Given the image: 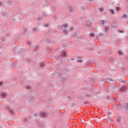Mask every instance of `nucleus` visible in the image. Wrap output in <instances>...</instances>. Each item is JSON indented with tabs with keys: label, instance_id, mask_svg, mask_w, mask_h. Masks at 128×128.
I'll return each instance as SVG.
<instances>
[{
	"label": "nucleus",
	"instance_id": "f03ea898",
	"mask_svg": "<svg viewBox=\"0 0 128 128\" xmlns=\"http://www.w3.org/2000/svg\"><path fill=\"white\" fill-rule=\"evenodd\" d=\"M128 90V86L126 85H124L122 86L120 89V92H126Z\"/></svg>",
	"mask_w": 128,
	"mask_h": 128
},
{
	"label": "nucleus",
	"instance_id": "e2e57ef3",
	"mask_svg": "<svg viewBox=\"0 0 128 128\" xmlns=\"http://www.w3.org/2000/svg\"><path fill=\"white\" fill-rule=\"evenodd\" d=\"M34 116H36V114H34Z\"/></svg>",
	"mask_w": 128,
	"mask_h": 128
},
{
	"label": "nucleus",
	"instance_id": "c756f323",
	"mask_svg": "<svg viewBox=\"0 0 128 128\" xmlns=\"http://www.w3.org/2000/svg\"><path fill=\"white\" fill-rule=\"evenodd\" d=\"M121 118L120 117H118L117 118V122H120L122 120H120Z\"/></svg>",
	"mask_w": 128,
	"mask_h": 128
},
{
	"label": "nucleus",
	"instance_id": "6ab92c4d",
	"mask_svg": "<svg viewBox=\"0 0 128 128\" xmlns=\"http://www.w3.org/2000/svg\"><path fill=\"white\" fill-rule=\"evenodd\" d=\"M40 68H42L43 66H44V64L42 62H40Z\"/></svg>",
	"mask_w": 128,
	"mask_h": 128
},
{
	"label": "nucleus",
	"instance_id": "a878e982",
	"mask_svg": "<svg viewBox=\"0 0 128 128\" xmlns=\"http://www.w3.org/2000/svg\"><path fill=\"white\" fill-rule=\"evenodd\" d=\"M108 60L110 62H114V58H108Z\"/></svg>",
	"mask_w": 128,
	"mask_h": 128
},
{
	"label": "nucleus",
	"instance_id": "de8ad7c7",
	"mask_svg": "<svg viewBox=\"0 0 128 128\" xmlns=\"http://www.w3.org/2000/svg\"><path fill=\"white\" fill-rule=\"evenodd\" d=\"M121 82H123V84H126V80L124 81L122 80H121Z\"/></svg>",
	"mask_w": 128,
	"mask_h": 128
},
{
	"label": "nucleus",
	"instance_id": "5fc2aeb1",
	"mask_svg": "<svg viewBox=\"0 0 128 128\" xmlns=\"http://www.w3.org/2000/svg\"><path fill=\"white\" fill-rule=\"evenodd\" d=\"M42 16H46V14H45L44 13H42Z\"/></svg>",
	"mask_w": 128,
	"mask_h": 128
},
{
	"label": "nucleus",
	"instance_id": "7c9ffc66",
	"mask_svg": "<svg viewBox=\"0 0 128 128\" xmlns=\"http://www.w3.org/2000/svg\"><path fill=\"white\" fill-rule=\"evenodd\" d=\"M86 98V100H88V98H90V95L88 94H85Z\"/></svg>",
	"mask_w": 128,
	"mask_h": 128
},
{
	"label": "nucleus",
	"instance_id": "2eb2a0df",
	"mask_svg": "<svg viewBox=\"0 0 128 128\" xmlns=\"http://www.w3.org/2000/svg\"><path fill=\"white\" fill-rule=\"evenodd\" d=\"M90 38H94V36H96V34L94 32H92L90 34Z\"/></svg>",
	"mask_w": 128,
	"mask_h": 128
},
{
	"label": "nucleus",
	"instance_id": "20e7f679",
	"mask_svg": "<svg viewBox=\"0 0 128 128\" xmlns=\"http://www.w3.org/2000/svg\"><path fill=\"white\" fill-rule=\"evenodd\" d=\"M123 109L125 110H126V112H128V104H124Z\"/></svg>",
	"mask_w": 128,
	"mask_h": 128
},
{
	"label": "nucleus",
	"instance_id": "ddd939ff",
	"mask_svg": "<svg viewBox=\"0 0 128 128\" xmlns=\"http://www.w3.org/2000/svg\"><path fill=\"white\" fill-rule=\"evenodd\" d=\"M107 121L109 124H111V122H112V119H110V118H106Z\"/></svg>",
	"mask_w": 128,
	"mask_h": 128
},
{
	"label": "nucleus",
	"instance_id": "9d476101",
	"mask_svg": "<svg viewBox=\"0 0 128 128\" xmlns=\"http://www.w3.org/2000/svg\"><path fill=\"white\" fill-rule=\"evenodd\" d=\"M45 116H46V114L44 112H42L40 114V118H44Z\"/></svg>",
	"mask_w": 128,
	"mask_h": 128
},
{
	"label": "nucleus",
	"instance_id": "f704fd0d",
	"mask_svg": "<svg viewBox=\"0 0 128 128\" xmlns=\"http://www.w3.org/2000/svg\"><path fill=\"white\" fill-rule=\"evenodd\" d=\"M104 36V33H100V34H98L99 36Z\"/></svg>",
	"mask_w": 128,
	"mask_h": 128
},
{
	"label": "nucleus",
	"instance_id": "393cba45",
	"mask_svg": "<svg viewBox=\"0 0 128 128\" xmlns=\"http://www.w3.org/2000/svg\"><path fill=\"white\" fill-rule=\"evenodd\" d=\"M84 98H86V95L80 96V100H84Z\"/></svg>",
	"mask_w": 128,
	"mask_h": 128
},
{
	"label": "nucleus",
	"instance_id": "37998d69",
	"mask_svg": "<svg viewBox=\"0 0 128 128\" xmlns=\"http://www.w3.org/2000/svg\"><path fill=\"white\" fill-rule=\"evenodd\" d=\"M38 46H36L35 47V48H34L33 49L34 50H38Z\"/></svg>",
	"mask_w": 128,
	"mask_h": 128
},
{
	"label": "nucleus",
	"instance_id": "a19ab883",
	"mask_svg": "<svg viewBox=\"0 0 128 128\" xmlns=\"http://www.w3.org/2000/svg\"><path fill=\"white\" fill-rule=\"evenodd\" d=\"M32 30H33V32H36V28H34L32 29Z\"/></svg>",
	"mask_w": 128,
	"mask_h": 128
},
{
	"label": "nucleus",
	"instance_id": "9b49d317",
	"mask_svg": "<svg viewBox=\"0 0 128 128\" xmlns=\"http://www.w3.org/2000/svg\"><path fill=\"white\" fill-rule=\"evenodd\" d=\"M109 10L111 14H116V12H114V10L110 9Z\"/></svg>",
	"mask_w": 128,
	"mask_h": 128
},
{
	"label": "nucleus",
	"instance_id": "79ce46f5",
	"mask_svg": "<svg viewBox=\"0 0 128 128\" xmlns=\"http://www.w3.org/2000/svg\"><path fill=\"white\" fill-rule=\"evenodd\" d=\"M44 28H48V24H44Z\"/></svg>",
	"mask_w": 128,
	"mask_h": 128
},
{
	"label": "nucleus",
	"instance_id": "c85d7f7f",
	"mask_svg": "<svg viewBox=\"0 0 128 128\" xmlns=\"http://www.w3.org/2000/svg\"><path fill=\"white\" fill-rule=\"evenodd\" d=\"M9 112L10 114H14V111H12V110H9Z\"/></svg>",
	"mask_w": 128,
	"mask_h": 128
},
{
	"label": "nucleus",
	"instance_id": "bf43d9fd",
	"mask_svg": "<svg viewBox=\"0 0 128 128\" xmlns=\"http://www.w3.org/2000/svg\"><path fill=\"white\" fill-rule=\"evenodd\" d=\"M84 62V60H82V59L80 60V62Z\"/></svg>",
	"mask_w": 128,
	"mask_h": 128
},
{
	"label": "nucleus",
	"instance_id": "72a5a7b5",
	"mask_svg": "<svg viewBox=\"0 0 128 128\" xmlns=\"http://www.w3.org/2000/svg\"><path fill=\"white\" fill-rule=\"evenodd\" d=\"M27 44L28 46H30V45L32 44V42H27Z\"/></svg>",
	"mask_w": 128,
	"mask_h": 128
},
{
	"label": "nucleus",
	"instance_id": "dca6fc26",
	"mask_svg": "<svg viewBox=\"0 0 128 128\" xmlns=\"http://www.w3.org/2000/svg\"><path fill=\"white\" fill-rule=\"evenodd\" d=\"M63 34H65V36H66L68 34V31H66V30L63 29Z\"/></svg>",
	"mask_w": 128,
	"mask_h": 128
},
{
	"label": "nucleus",
	"instance_id": "0eeeda50",
	"mask_svg": "<svg viewBox=\"0 0 128 128\" xmlns=\"http://www.w3.org/2000/svg\"><path fill=\"white\" fill-rule=\"evenodd\" d=\"M111 90H116V84H112L110 86Z\"/></svg>",
	"mask_w": 128,
	"mask_h": 128
},
{
	"label": "nucleus",
	"instance_id": "4468645a",
	"mask_svg": "<svg viewBox=\"0 0 128 128\" xmlns=\"http://www.w3.org/2000/svg\"><path fill=\"white\" fill-rule=\"evenodd\" d=\"M62 28H68V24L66 23V24H62Z\"/></svg>",
	"mask_w": 128,
	"mask_h": 128
},
{
	"label": "nucleus",
	"instance_id": "b1692460",
	"mask_svg": "<svg viewBox=\"0 0 128 128\" xmlns=\"http://www.w3.org/2000/svg\"><path fill=\"white\" fill-rule=\"evenodd\" d=\"M104 7H102L101 8H99L100 12H104Z\"/></svg>",
	"mask_w": 128,
	"mask_h": 128
},
{
	"label": "nucleus",
	"instance_id": "c9c22d12",
	"mask_svg": "<svg viewBox=\"0 0 128 128\" xmlns=\"http://www.w3.org/2000/svg\"><path fill=\"white\" fill-rule=\"evenodd\" d=\"M108 80H110V82H114V79L112 78H108Z\"/></svg>",
	"mask_w": 128,
	"mask_h": 128
},
{
	"label": "nucleus",
	"instance_id": "a18cd8bd",
	"mask_svg": "<svg viewBox=\"0 0 128 128\" xmlns=\"http://www.w3.org/2000/svg\"><path fill=\"white\" fill-rule=\"evenodd\" d=\"M72 10H72V8H70V12H72Z\"/></svg>",
	"mask_w": 128,
	"mask_h": 128
},
{
	"label": "nucleus",
	"instance_id": "423d86ee",
	"mask_svg": "<svg viewBox=\"0 0 128 128\" xmlns=\"http://www.w3.org/2000/svg\"><path fill=\"white\" fill-rule=\"evenodd\" d=\"M90 82L91 84H94L96 82V79L92 77L90 78Z\"/></svg>",
	"mask_w": 128,
	"mask_h": 128
},
{
	"label": "nucleus",
	"instance_id": "1a4fd4ad",
	"mask_svg": "<svg viewBox=\"0 0 128 128\" xmlns=\"http://www.w3.org/2000/svg\"><path fill=\"white\" fill-rule=\"evenodd\" d=\"M0 96H1V98H4L6 96V94H4V92H2L1 93Z\"/></svg>",
	"mask_w": 128,
	"mask_h": 128
},
{
	"label": "nucleus",
	"instance_id": "a211bd4d",
	"mask_svg": "<svg viewBox=\"0 0 128 128\" xmlns=\"http://www.w3.org/2000/svg\"><path fill=\"white\" fill-rule=\"evenodd\" d=\"M98 94H100V93H96V94H95V100H98V98H100V97L98 96Z\"/></svg>",
	"mask_w": 128,
	"mask_h": 128
},
{
	"label": "nucleus",
	"instance_id": "f3484780",
	"mask_svg": "<svg viewBox=\"0 0 128 128\" xmlns=\"http://www.w3.org/2000/svg\"><path fill=\"white\" fill-rule=\"evenodd\" d=\"M88 22L89 23L87 24V26L88 28H90V26H92V22Z\"/></svg>",
	"mask_w": 128,
	"mask_h": 128
},
{
	"label": "nucleus",
	"instance_id": "f8f14e48",
	"mask_svg": "<svg viewBox=\"0 0 128 128\" xmlns=\"http://www.w3.org/2000/svg\"><path fill=\"white\" fill-rule=\"evenodd\" d=\"M2 16H3V18H8V14L6 13H4L2 12Z\"/></svg>",
	"mask_w": 128,
	"mask_h": 128
},
{
	"label": "nucleus",
	"instance_id": "0e129e2a",
	"mask_svg": "<svg viewBox=\"0 0 128 128\" xmlns=\"http://www.w3.org/2000/svg\"><path fill=\"white\" fill-rule=\"evenodd\" d=\"M70 60H74V59L72 58Z\"/></svg>",
	"mask_w": 128,
	"mask_h": 128
},
{
	"label": "nucleus",
	"instance_id": "cd10ccee",
	"mask_svg": "<svg viewBox=\"0 0 128 128\" xmlns=\"http://www.w3.org/2000/svg\"><path fill=\"white\" fill-rule=\"evenodd\" d=\"M66 56V52L64 51L63 52V54H61L62 56Z\"/></svg>",
	"mask_w": 128,
	"mask_h": 128
},
{
	"label": "nucleus",
	"instance_id": "4c0bfd02",
	"mask_svg": "<svg viewBox=\"0 0 128 128\" xmlns=\"http://www.w3.org/2000/svg\"><path fill=\"white\" fill-rule=\"evenodd\" d=\"M7 4H8V6H10V0H8L7 1Z\"/></svg>",
	"mask_w": 128,
	"mask_h": 128
},
{
	"label": "nucleus",
	"instance_id": "864d4df0",
	"mask_svg": "<svg viewBox=\"0 0 128 128\" xmlns=\"http://www.w3.org/2000/svg\"><path fill=\"white\" fill-rule=\"evenodd\" d=\"M2 2H0V6H2Z\"/></svg>",
	"mask_w": 128,
	"mask_h": 128
},
{
	"label": "nucleus",
	"instance_id": "e433bc0d",
	"mask_svg": "<svg viewBox=\"0 0 128 128\" xmlns=\"http://www.w3.org/2000/svg\"><path fill=\"white\" fill-rule=\"evenodd\" d=\"M106 92H108V94H110V88H108L106 89Z\"/></svg>",
	"mask_w": 128,
	"mask_h": 128
},
{
	"label": "nucleus",
	"instance_id": "09e8293b",
	"mask_svg": "<svg viewBox=\"0 0 128 128\" xmlns=\"http://www.w3.org/2000/svg\"><path fill=\"white\" fill-rule=\"evenodd\" d=\"M106 98H108V100H110V96H106Z\"/></svg>",
	"mask_w": 128,
	"mask_h": 128
},
{
	"label": "nucleus",
	"instance_id": "5701e85b",
	"mask_svg": "<svg viewBox=\"0 0 128 128\" xmlns=\"http://www.w3.org/2000/svg\"><path fill=\"white\" fill-rule=\"evenodd\" d=\"M77 62H80V56H77Z\"/></svg>",
	"mask_w": 128,
	"mask_h": 128
},
{
	"label": "nucleus",
	"instance_id": "2f4dec72",
	"mask_svg": "<svg viewBox=\"0 0 128 128\" xmlns=\"http://www.w3.org/2000/svg\"><path fill=\"white\" fill-rule=\"evenodd\" d=\"M100 24H102V26H104V20H102L101 22H100Z\"/></svg>",
	"mask_w": 128,
	"mask_h": 128
},
{
	"label": "nucleus",
	"instance_id": "bb28decb",
	"mask_svg": "<svg viewBox=\"0 0 128 128\" xmlns=\"http://www.w3.org/2000/svg\"><path fill=\"white\" fill-rule=\"evenodd\" d=\"M116 12H120V7L118 6L116 8Z\"/></svg>",
	"mask_w": 128,
	"mask_h": 128
},
{
	"label": "nucleus",
	"instance_id": "49530a36",
	"mask_svg": "<svg viewBox=\"0 0 128 128\" xmlns=\"http://www.w3.org/2000/svg\"><path fill=\"white\" fill-rule=\"evenodd\" d=\"M88 49L90 50H93L92 48H88Z\"/></svg>",
	"mask_w": 128,
	"mask_h": 128
},
{
	"label": "nucleus",
	"instance_id": "8fccbe9b",
	"mask_svg": "<svg viewBox=\"0 0 128 128\" xmlns=\"http://www.w3.org/2000/svg\"><path fill=\"white\" fill-rule=\"evenodd\" d=\"M74 30V28H72V26L70 28V30Z\"/></svg>",
	"mask_w": 128,
	"mask_h": 128
},
{
	"label": "nucleus",
	"instance_id": "7ed1b4c3",
	"mask_svg": "<svg viewBox=\"0 0 128 128\" xmlns=\"http://www.w3.org/2000/svg\"><path fill=\"white\" fill-rule=\"evenodd\" d=\"M117 108L121 109V110H124V104H118V106H117Z\"/></svg>",
	"mask_w": 128,
	"mask_h": 128
},
{
	"label": "nucleus",
	"instance_id": "f257e3e1",
	"mask_svg": "<svg viewBox=\"0 0 128 128\" xmlns=\"http://www.w3.org/2000/svg\"><path fill=\"white\" fill-rule=\"evenodd\" d=\"M81 92L82 94H88L90 90L88 88H84L81 89Z\"/></svg>",
	"mask_w": 128,
	"mask_h": 128
},
{
	"label": "nucleus",
	"instance_id": "603ef678",
	"mask_svg": "<svg viewBox=\"0 0 128 128\" xmlns=\"http://www.w3.org/2000/svg\"><path fill=\"white\" fill-rule=\"evenodd\" d=\"M116 22V20L112 22V24H114Z\"/></svg>",
	"mask_w": 128,
	"mask_h": 128
},
{
	"label": "nucleus",
	"instance_id": "39448f33",
	"mask_svg": "<svg viewBox=\"0 0 128 128\" xmlns=\"http://www.w3.org/2000/svg\"><path fill=\"white\" fill-rule=\"evenodd\" d=\"M100 80L102 82H108V78H103Z\"/></svg>",
	"mask_w": 128,
	"mask_h": 128
},
{
	"label": "nucleus",
	"instance_id": "412c9836",
	"mask_svg": "<svg viewBox=\"0 0 128 128\" xmlns=\"http://www.w3.org/2000/svg\"><path fill=\"white\" fill-rule=\"evenodd\" d=\"M118 54H120V56H122V54H124V53L122 52L121 50H119L118 52Z\"/></svg>",
	"mask_w": 128,
	"mask_h": 128
},
{
	"label": "nucleus",
	"instance_id": "c03bdc74",
	"mask_svg": "<svg viewBox=\"0 0 128 128\" xmlns=\"http://www.w3.org/2000/svg\"><path fill=\"white\" fill-rule=\"evenodd\" d=\"M84 104H86L87 106L88 105V102H84Z\"/></svg>",
	"mask_w": 128,
	"mask_h": 128
},
{
	"label": "nucleus",
	"instance_id": "13d9d810",
	"mask_svg": "<svg viewBox=\"0 0 128 128\" xmlns=\"http://www.w3.org/2000/svg\"><path fill=\"white\" fill-rule=\"evenodd\" d=\"M38 20H40V18H38Z\"/></svg>",
	"mask_w": 128,
	"mask_h": 128
},
{
	"label": "nucleus",
	"instance_id": "6e6552de",
	"mask_svg": "<svg viewBox=\"0 0 128 128\" xmlns=\"http://www.w3.org/2000/svg\"><path fill=\"white\" fill-rule=\"evenodd\" d=\"M108 32H110V26H106L105 27V32L106 33H108Z\"/></svg>",
	"mask_w": 128,
	"mask_h": 128
},
{
	"label": "nucleus",
	"instance_id": "680f3d73",
	"mask_svg": "<svg viewBox=\"0 0 128 128\" xmlns=\"http://www.w3.org/2000/svg\"><path fill=\"white\" fill-rule=\"evenodd\" d=\"M113 42H116V40H114Z\"/></svg>",
	"mask_w": 128,
	"mask_h": 128
},
{
	"label": "nucleus",
	"instance_id": "4be33fe9",
	"mask_svg": "<svg viewBox=\"0 0 128 128\" xmlns=\"http://www.w3.org/2000/svg\"><path fill=\"white\" fill-rule=\"evenodd\" d=\"M82 12H86V6H82Z\"/></svg>",
	"mask_w": 128,
	"mask_h": 128
},
{
	"label": "nucleus",
	"instance_id": "338daca9",
	"mask_svg": "<svg viewBox=\"0 0 128 128\" xmlns=\"http://www.w3.org/2000/svg\"><path fill=\"white\" fill-rule=\"evenodd\" d=\"M84 128H86V126H84Z\"/></svg>",
	"mask_w": 128,
	"mask_h": 128
},
{
	"label": "nucleus",
	"instance_id": "774afa93",
	"mask_svg": "<svg viewBox=\"0 0 128 128\" xmlns=\"http://www.w3.org/2000/svg\"><path fill=\"white\" fill-rule=\"evenodd\" d=\"M80 58H82V56L80 57Z\"/></svg>",
	"mask_w": 128,
	"mask_h": 128
},
{
	"label": "nucleus",
	"instance_id": "052dcab7",
	"mask_svg": "<svg viewBox=\"0 0 128 128\" xmlns=\"http://www.w3.org/2000/svg\"><path fill=\"white\" fill-rule=\"evenodd\" d=\"M81 116H84V114L82 112H81Z\"/></svg>",
	"mask_w": 128,
	"mask_h": 128
},
{
	"label": "nucleus",
	"instance_id": "58836bf2",
	"mask_svg": "<svg viewBox=\"0 0 128 128\" xmlns=\"http://www.w3.org/2000/svg\"><path fill=\"white\" fill-rule=\"evenodd\" d=\"M26 90H30V86H26Z\"/></svg>",
	"mask_w": 128,
	"mask_h": 128
},
{
	"label": "nucleus",
	"instance_id": "473e14b6",
	"mask_svg": "<svg viewBox=\"0 0 128 128\" xmlns=\"http://www.w3.org/2000/svg\"><path fill=\"white\" fill-rule=\"evenodd\" d=\"M90 89L92 90V88H94V84H91L90 85Z\"/></svg>",
	"mask_w": 128,
	"mask_h": 128
},
{
	"label": "nucleus",
	"instance_id": "3c124183",
	"mask_svg": "<svg viewBox=\"0 0 128 128\" xmlns=\"http://www.w3.org/2000/svg\"><path fill=\"white\" fill-rule=\"evenodd\" d=\"M2 86V81H0V86Z\"/></svg>",
	"mask_w": 128,
	"mask_h": 128
},
{
	"label": "nucleus",
	"instance_id": "6e6d98bb",
	"mask_svg": "<svg viewBox=\"0 0 128 128\" xmlns=\"http://www.w3.org/2000/svg\"><path fill=\"white\" fill-rule=\"evenodd\" d=\"M89 2H94V0H88Z\"/></svg>",
	"mask_w": 128,
	"mask_h": 128
},
{
	"label": "nucleus",
	"instance_id": "69168bd1",
	"mask_svg": "<svg viewBox=\"0 0 128 128\" xmlns=\"http://www.w3.org/2000/svg\"><path fill=\"white\" fill-rule=\"evenodd\" d=\"M122 70H126V68H122Z\"/></svg>",
	"mask_w": 128,
	"mask_h": 128
},
{
	"label": "nucleus",
	"instance_id": "4d7b16f0",
	"mask_svg": "<svg viewBox=\"0 0 128 128\" xmlns=\"http://www.w3.org/2000/svg\"><path fill=\"white\" fill-rule=\"evenodd\" d=\"M86 82V80H82V82Z\"/></svg>",
	"mask_w": 128,
	"mask_h": 128
},
{
	"label": "nucleus",
	"instance_id": "aec40b11",
	"mask_svg": "<svg viewBox=\"0 0 128 128\" xmlns=\"http://www.w3.org/2000/svg\"><path fill=\"white\" fill-rule=\"evenodd\" d=\"M122 18H128V15L126 14H123Z\"/></svg>",
	"mask_w": 128,
	"mask_h": 128
},
{
	"label": "nucleus",
	"instance_id": "ea45409f",
	"mask_svg": "<svg viewBox=\"0 0 128 128\" xmlns=\"http://www.w3.org/2000/svg\"><path fill=\"white\" fill-rule=\"evenodd\" d=\"M119 32H120V34H124V30H119Z\"/></svg>",
	"mask_w": 128,
	"mask_h": 128
}]
</instances>
